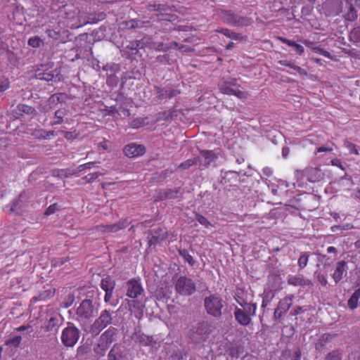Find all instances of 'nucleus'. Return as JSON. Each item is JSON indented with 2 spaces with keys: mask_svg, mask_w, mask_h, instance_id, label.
<instances>
[{
  "mask_svg": "<svg viewBox=\"0 0 360 360\" xmlns=\"http://www.w3.org/2000/svg\"><path fill=\"white\" fill-rule=\"evenodd\" d=\"M200 154L205 159H209L210 162L212 161L216 158L214 153L212 150H201Z\"/></svg>",
  "mask_w": 360,
  "mask_h": 360,
  "instance_id": "5fc2aeb1",
  "label": "nucleus"
},
{
  "mask_svg": "<svg viewBox=\"0 0 360 360\" xmlns=\"http://www.w3.org/2000/svg\"><path fill=\"white\" fill-rule=\"evenodd\" d=\"M342 359V352L339 349L333 350L329 352L326 356L325 360H341Z\"/></svg>",
  "mask_w": 360,
  "mask_h": 360,
  "instance_id": "79ce46f5",
  "label": "nucleus"
},
{
  "mask_svg": "<svg viewBox=\"0 0 360 360\" xmlns=\"http://www.w3.org/2000/svg\"><path fill=\"white\" fill-rule=\"evenodd\" d=\"M347 264L345 261H340L336 263L335 269L332 274V278L335 283H339L347 274Z\"/></svg>",
  "mask_w": 360,
  "mask_h": 360,
  "instance_id": "6ab92c4d",
  "label": "nucleus"
},
{
  "mask_svg": "<svg viewBox=\"0 0 360 360\" xmlns=\"http://www.w3.org/2000/svg\"><path fill=\"white\" fill-rule=\"evenodd\" d=\"M112 321V314L105 309L101 311L100 316L94 321L90 327L89 332L93 336L98 335Z\"/></svg>",
  "mask_w": 360,
  "mask_h": 360,
  "instance_id": "7ed1b4c3",
  "label": "nucleus"
},
{
  "mask_svg": "<svg viewBox=\"0 0 360 360\" xmlns=\"http://www.w3.org/2000/svg\"><path fill=\"white\" fill-rule=\"evenodd\" d=\"M234 298L237 303L243 309L250 312L252 314H256L257 304L255 303H250L248 302L247 298L245 297V292L241 290H237Z\"/></svg>",
  "mask_w": 360,
  "mask_h": 360,
  "instance_id": "9b49d317",
  "label": "nucleus"
},
{
  "mask_svg": "<svg viewBox=\"0 0 360 360\" xmlns=\"http://www.w3.org/2000/svg\"><path fill=\"white\" fill-rule=\"evenodd\" d=\"M124 154L129 158H136L146 153V148L141 144L129 143L123 148Z\"/></svg>",
  "mask_w": 360,
  "mask_h": 360,
  "instance_id": "4468645a",
  "label": "nucleus"
},
{
  "mask_svg": "<svg viewBox=\"0 0 360 360\" xmlns=\"http://www.w3.org/2000/svg\"><path fill=\"white\" fill-rule=\"evenodd\" d=\"M347 3L349 4L348 10H347V11L344 13L343 17L345 20L352 22V21L355 20L357 18L358 14H357V11L354 8L352 4H351L349 2H347Z\"/></svg>",
  "mask_w": 360,
  "mask_h": 360,
  "instance_id": "cd10ccee",
  "label": "nucleus"
},
{
  "mask_svg": "<svg viewBox=\"0 0 360 360\" xmlns=\"http://www.w3.org/2000/svg\"><path fill=\"white\" fill-rule=\"evenodd\" d=\"M122 356L120 346L117 344L114 345L108 354V360H120Z\"/></svg>",
  "mask_w": 360,
  "mask_h": 360,
  "instance_id": "7c9ffc66",
  "label": "nucleus"
},
{
  "mask_svg": "<svg viewBox=\"0 0 360 360\" xmlns=\"http://www.w3.org/2000/svg\"><path fill=\"white\" fill-rule=\"evenodd\" d=\"M345 146L347 148L351 154H354L356 155H359V152L356 144L347 141Z\"/></svg>",
  "mask_w": 360,
  "mask_h": 360,
  "instance_id": "de8ad7c7",
  "label": "nucleus"
},
{
  "mask_svg": "<svg viewBox=\"0 0 360 360\" xmlns=\"http://www.w3.org/2000/svg\"><path fill=\"white\" fill-rule=\"evenodd\" d=\"M58 210V205L57 203H53L50 205L46 210H45L44 214L46 216H49L56 212V210Z\"/></svg>",
  "mask_w": 360,
  "mask_h": 360,
  "instance_id": "864d4df0",
  "label": "nucleus"
},
{
  "mask_svg": "<svg viewBox=\"0 0 360 360\" xmlns=\"http://www.w3.org/2000/svg\"><path fill=\"white\" fill-rule=\"evenodd\" d=\"M335 334L324 333L319 337L317 342L315 344V349L319 351H321L325 346L330 342L335 337Z\"/></svg>",
  "mask_w": 360,
  "mask_h": 360,
  "instance_id": "4be33fe9",
  "label": "nucleus"
},
{
  "mask_svg": "<svg viewBox=\"0 0 360 360\" xmlns=\"http://www.w3.org/2000/svg\"><path fill=\"white\" fill-rule=\"evenodd\" d=\"M10 81L5 76L0 77V92L3 93L10 88Z\"/></svg>",
  "mask_w": 360,
  "mask_h": 360,
  "instance_id": "37998d69",
  "label": "nucleus"
},
{
  "mask_svg": "<svg viewBox=\"0 0 360 360\" xmlns=\"http://www.w3.org/2000/svg\"><path fill=\"white\" fill-rule=\"evenodd\" d=\"M277 39L279 40L281 42L287 44L289 46L293 47L295 49L296 53L299 56H302L304 53V49L300 44H298L296 42H295L292 40L288 39L283 37H278Z\"/></svg>",
  "mask_w": 360,
  "mask_h": 360,
  "instance_id": "393cba45",
  "label": "nucleus"
},
{
  "mask_svg": "<svg viewBox=\"0 0 360 360\" xmlns=\"http://www.w3.org/2000/svg\"><path fill=\"white\" fill-rule=\"evenodd\" d=\"M126 285L127 287L126 295L130 298L136 299L144 291L139 279H130Z\"/></svg>",
  "mask_w": 360,
  "mask_h": 360,
  "instance_id": "f8f14e48",
  "label": "nucleus"
},
{
  "mask_svg": "<svg viewBox=\"0 0 360 360\" xmlns=\"http://www.w3.org/2000/svg\"><path fill=\"white\" fill-rule=\"evenodd\" d=\"M292 69L296 70L300 75H304V76H306L307 75V72L306 70L300 68V66H297L296 65H295L293 67H292Z\"/></svg>",
  "mask_w": 360,
  "mask_h": 360,
  "instance_id": "69168bd1",
  "label": "nucleus"
},
{
  "mask_svg": "<svg viewBox=\"0 0 360 360\" xmlns=\"http://www.w3.org/2000/svg\"><path fill=\"white\" fill-rule=\"evenodd\" d=\"M130 224L127 218L120 219L118 222L113 224H99L94 228V230L102 234L117 233L124 229Z\"/></svg>",
  "mask_w": 360,
  "mask_h": 360,
  "instance_id": "39448f33",
  "label": "nucleus"
},
{
  "mask_svg": "<svg viewBox=\"0 0 360 360\" xmlns=\"http://www.w3.org/2000/svg\"><path fill=\"white\" fill-rule=\"evenodd\" d=\"M317 279L320 284L323 286H326L328 283L326 277L323 274H319L317 275Z\"/></svg>",
  "mask_w": 360,
  "mask_h": 360,
  "instance_id": "e2e57ef3",
  "label": "nucleus"
},
{
  "mask_svg": "<svg viewBox=\"0 0 360 360\" xmlns=\"http://www.w3.org/2000/svg\"><path fill=\"white\" fill-rule=\"evenodd\" d=\"M143 39L129 41L127 49L131 51H138L144 47Z\"/></svg>",
  "mask_w": 360,
  "mask_h": 360,
  "instance_id": "f704fd0d",
  "label": "nucleus"
},
{
  "mask_svg": "<svg viewBox=\"0 0 360 360\" xmlns=\"http://www.w3.org/2000/svg\"><path fill=\"white\" fill-rule=\"evenodd\" d=\"M60 97L57 94H53L50 98L44 103H41L39 110L41 112H47L51 108V103L58 102Z\"/></svg>",
  "mask_w": 360,
  "mask_h": 360,
  "instance_id": "bb28decb",
  "label": "nucleus"
},
{
  "mask_svg": "<svg viewBox=\"0 0 360 360\" xmlns=\"http://www.w3.org/2000/svg\"><path fill=\"white\" fill-rule=\"evenodd\" d=\"M42 44V40L38 36L30 37L28 39V45L33 48H38Z\"/></svg>",
  "mask_w": 360,
  "mask_h": 360,
  "instance_id": "a18cd8bd",
  "label": "nucleus"
},
{
  "mask_svg": "<svg viewBox=\"0 0 360 360\" xmlns=\"http://www.w3.org/2000/svg\"><path fill=\"white\" fill-rule=\"evenodd\" d=\"M115 281L110 276H107L102 278L101 281V288L105 291L104 301L106 303H110L112 306L115 307L117 303L110 302L112 297L113 290L115 288Z\"/></svg>",
  "mask_w": 360,
  "mask_h": 360,
  "instance_id": "6e6552de",
  "label": "nucleus"
},
{
  "mask_svg": "<svg viewBox=\"0 0 360 360\" xmlns=\"http://www.w3.org/2000/svg\"><path fill=\"white\" fill-rule=\"evenodd\" d=\"M158 18L161 20L172 21L175 19V15H172V14H167V13H160V15H158Z\"/></svg>",
  "mask_w": 360,
  "mask_h": 360,
  "instance_id": "4d7b16f0",
  "label": "nucleus"
},
{
  "mask_svg": "<svg viewBox=\"0 0 360 360\" xmlns=\"http://www.w3.org/2000/svg\"><path fill=\"white\" fill-rule=\"evenodd\" d=\"M143 23V22L140 21V20L132 19V20H129L128 21L123 22L122 23V25H123V28H126V29H135V28H137V27H142V24Z\"/></svg>",
  "mask_w": 360,
  "mask_h": 360,
  "instance_id": "473e14b6",
  "label": "nucleus"
},
{
  "mask_svg": "<svg viewBox=\"0 0 360 360\" xmlns=\"http://www.w3.org/2000/svg\"><path fill=\"white\" fill-rule=\"evenodd\" d=\"M309 255L307 252H303L298 259V266L300 269H304L308 263Z\"/></svg>",
  "mask_w": 360,
  "mask_h": 360,
  "instance_id": "c03bdc74",
  "label": "nucleus"
},
{
  "mask_svg": "<svg viewBox=\"0 0 360 360\" xmlns=\"http://www.w3.org/2000/svg\"><path fill=\"white\" fill-rule=\"evenodd\" d=\"M360 299V289L356 290L350 298L348 300L347 304L350 309L354 310L358 307L359 300Z\"/></svg>",
  "mask_w": 360,
  "mask_h": 360,
  "instance_id": "c85d7f7f",
  "label": "nucleus"
},
{
  "mask_svg": "<svg viewBox=\"0 0 360 360\" xmlns=\"http://www.w3.org/2000/svg\"><path fill=\"white\" fill-rule=\"evenodd\" d=\"M150 11H165V6L161 4H150L148 6Z\"/></svg>",
  "mask_w": 360,
  "mask_h": 360,
  "instance_id": "052dcab7",
  "label": "nucleus"
},
{
  "mask_svg": "<svg viewBox=\"0 0 360 360\" xmlns=\"http://www.w3.org/2000/svg\"><path fill=\"white\" fill-rule=\"evenodd\" d=\"M224 301L220 296L211 295L205 297L204 304L208 314L219 318L221 316V310L224 307Z\"/></svg>",
  "mask_w": 360,
  "mask_h": 360,
  "instance_id": "f257e3e1",
  "label": "nucleus"
},
{
  "mask_svg": "<svg viewBox=\"0 0 360 360\" xmlns=\"http://www.w3.org/2000/svg\"><path fill=\"white\" fill-rule=\"evenodd\" d=\"M55 135L54 131H46L44 129H36L32 132V136L37 139H46Z\"/></svg>",
  "mask_w": 360,
  "mask_h": 360,
  "instance_id": "a878e982",
  "label": "nucleus"
},
{
  "mask_svg": "<svg viewBox=\"0 0 360 360\" xmlns=\"http://www.w3.org/2000/svg\"><path fill=\"white\" fill-rule=\"evenodd\" d=\"M231 85H236V84L227 82L219 84V88L220 91L224 94L235 96L240 99L245 98V95L243 91L239 89H234L231 86Z\"/></svg>",
  "mask_w": 360,
  "mask_h": 360,
  "instance_id": "f3484780",
  "label": "nucleus"
},
{
  "mask_svg": "<svg viewBox=\"0 0 360 360\" xmlns=\"http://www.w3.org/2000/svg\"><path fill=\"white\" fill-rule=\"evenodd\" d=\"M133 338L136 342L144 347L151 345L153 342V338L152 336H148L141 333H134Z\"/></svg>",
  "mask_w": 360,
  "mask_h": 360,
  "instance_id": "b1692460",
  "label": "nucleus"
},
{
  "mask_svg": "<svg viewBox=\"0 0 360 360\" xmlns=\"http://www.w3.org/2000/svg\"><path fill=\"white\" fill-rule=\"evenodd\" d=\"M331 165L333 166H336V167H339L342 170H345V167H343L341 160L338 158L332 160Z\"/></svg>",
  "mask_w": 360,
  "mask_h": 360,
  "instance_id": "0e129e2a",
  "label": "nucleus"
},
{
  "mask_svg": "<svg viewBox=\"0 0 360 360\" xmlns=\"http://www.w3.org/2000/svg\"><path fill=\"white\" fill-rule=\"evenodd\" d=\"M175 290L179 295L188 296L195 292L196 287L191 278L186 276H180L175 283Z\"/></svg>",
  "mask_w": 360,
  "mask_h": 360,
  "instance_id": "20e7f679",
  "label": "nucleus"
},
{
  "mask_svg": "<svg viewBox=\"0 0 360 360\" xmlns=\"http://www.w3.org/2000/svg\"><path fill=\"white\" fill-rule=\"evenodd\" d=\"M102 174L100 172H94L90 173L88 175L85 176L83 179L85 180L86 183H92L94 182L98 176H101Z\"/></svg>",
  "mask_w": 360,
  "mask_h": 360,
  "instance_id": "8fccbe9b",
  "label": "nucleus"
},
{
  "mask_svg": "<svg viewBox=\"0 0 360 360\" xmlns=\"http://www.w3.org/2000/svg\"><path fill=\"white\" fill-rule=\"evenodd\" d=\"M294 298L295 296L290 294L280 300L274 313V319L275 320H280L283 315L288 312L292 305Z\"/></svg>",
  "mask_w": 360,
  "mask_h": 360,
  "instance_id": "0eeeda50",
  "label": "nucleus"
},
{
  "mask_svg": "<svg viewBox=\"0 0 360 360\" xmlns=\"http://www.w3.org/2000/svg\"><path fill=\"white\" fill-rule=\"evenodd\" d=\"M198 161H199L198 158L188 159L186 161L181 162L179 165V168L182 169H187L189 167H191V166L196 165Z\"/></svg>",
  "mask_w": 360,
  "mask_h": 360,
  "instance_id": "58836bf2",
  "label": "nucleus"
},
{
  "mask_svg": "<svg viewBox=\"0 0 360 360\" xmlns=\"http://www.w3.org/2000/svg\"><path fill=\"white\" fill-rule=\"evenodd\" d=\"M156 60L161 64H170L171 58L169 54L159 55L157 56Z\"/></svg>",
  "mask_w": 360,
  "mask_h": 360,
  "instance_id": "09e8293b",
  "label": "nucleus"
},
{
  "mask_svg": "<svg viewBox=\"0 0 360 360\" xmlns=\"http://www.w3.org/2000/svg\"><path fill=\"white\" fill-rule=\"evenodd\" d=\"M17 109L20 113H25L27 115H32L35 113V109L33 107L26 104L18 105Z\"/></svg>",
  "mask_w": 360,
  "mask_h": 360,
  "instance_id": "e433bc0d",
  "label": "nucleus"
},
{
  "mask_svg": "<svg viewBox=\"0 0 360 360\" xmlns=\"http://www.w3.org/2000/svg\"><path fill=\"white\" fill-rule=\"evenodd\" d=\"M61 132L63 134L64 137L68 140H73L77 137L75 131H61Z\"/></svg>",
  "mask_w": 360,
  "mask_h": 360,
  "instance_id": "6e6d98bb",
  "label": "nucleus"
},
{
  "mask_svg": "<svg viewBox=\"0 0 360 360\" xmlns=\"http://www.w3.org/2000/svg\"><path fill=\"white\" fill-rule=\"evenodd\" d=\"M233 314L236 321L243 326H248L251 322V316H255L238 307H236Z\"/></svg>",
  "mask_w": 360,
  "mask_h": 360,
  "instance_id": "2eb2a0df",
  "label": "nucleus"
},
{
  "mask_svg": "<svg viewBox=\"0 0 360 360\" xmlns=\"http://www.w3.org/2000/svg\"><path fill=\"white\" fill-rule=\"evenodd\" d=\"M57 172H58V174H54L55 176L68 177V176L71 175L70 174H72V172L68 173V172L66 170H65V169L58 170Z\"/></svg>",
  "mask_w": 360,
  "mask_h": 360,
  "instance_id": "774afa93",
  "label": "nucleus"
},
{
  "mask_svg": "<svg viewBox=\"0 0 360 360\" xmlns=\"http://www.w3.org/2000/svg\"><path fill=\"white\" fill-rule=\"evenodd\" d=\"M22 340L21 336L17 335L13 338L11 340H8L6 342V345H13L14 347H18Z\"/></svg>",
  "mask_w": 360,
  "mask_h": 360,
  "instance_id": "603ef678",
  "label": "nucleus"
},
{
  "mask_svg": "<svg viewBox=\"0 0 360 360\" xmlns=\"http://www.w3.org/2000/svg\"><path fill=\"white\" fill-rule=\"evenodd\" d=\"M116 330L115 328L110 327L101 335L98 343V349L101 350V352L104 353L113 342Z\"/></svg>",
  "mask_w": 360,
  "mask_h": 360,
  "instance_id": "9d476101",
  "label": "nucleus"
},
{
  "mask_svg": "<svg viewBox=\"0 0 360 360\" xmlns=\"http://www.w3.org/2000/svg\"><path fill=\"white\" fill-rule=\"evenodd\" d=\"M80 337L79 330L73 324H69L61 333V342L67 347H74Z\"/></svg>",
  "mask_w": 360,
  "mask_h": 360,
  "instance_id": "f03ea898",
  "label": "nucleus"
},
{
  "mask_svg": "<svg viewBox=\"0 0 360 360\" xmlns=\"http://www.w3.org/2000/svg\"><path fill=\"white\" fill-rule=\"evenodd\" d=\"M349 40L353 43L360 42V26L354 27L349 32Z\"/></svg>",
  "mask_w": 360,
  "mask_h": 360,
  "instance_id": "72a5a7b5",
  "label": "nucleus"
},
{
  "mask_svg": "<svg viewBox=\"0 0 360 360\" xmlns=\"http://www.w3.org/2000/svg\"><path fill=\"white\" fill-rule=\"evenodd\" d=\"M46 33L49 38L63 43L65 42V37L68 36V30L61 29L59 26L53 29H47Z\"/></svg>",
  "mask_w": 360,
  "mask_h": 360,
  "instance_id": "dca6fc26",
  "label": "nucleus"
},
{
  "mask_svg": "<svg viewBox=\"0 0 360 360\" xmlns=\"http://www.w3.org/2000/svg\"><path fill=\"white\" fill-rule=\"evenodd\" d=\"M67 115V111L65 109H59L55 112V116L53 117V120L51 122V124L58 125L60 124L63 122V117Z\"/></svg>",
  "mask_w": 360,
  "mask_h": 360,
  "instance_id": "2f4dec72",
  "label": "nucleus"
},
{
  "mask_svg": "<svg viewBox=\"0 0 360 360\" xmlns=\"http://www.w3.org/2000/svg\"><path fill=\"white\" fill-rule=\"evenodd\" d=\"M146 117H137L133 119L130 122V127L134 129H138L146 124Z\"/></svg>",
  "mask_w": 360,
  "mask_h": 360,
  "instance_id": "4c0bfd02",
  "label": "nucleus"
},
{
  "mask_svg": "<svg viewBox=\"0 0 360 360\" xmlns=\"http://www.w3.org/2000/svg\"><path fill=\"white\" fill-rule=\"evenodd\" d=\"M179 193V188L165 189L159 192L158 198L160 200L176 199L178 197Z\"/></svg>",
  "mask_w": 360,
  "mask_h": 360,
  "instance_id": "5701e85b",
  "label": "nucleus"
},
{
  "mask_svg": "<svg viewBox=\"0 0 360 360\" xmlns=\"http://www.w3.org/2000/svg\"><path fill=\"white\" fill-rule=\"evenodd\" d=\"M333 148L332 147H328L326 146H322L319 147L316 150V153H322V152H332Z\"/></svg>",
  "mask_w": 360,
  "mask_h": 360,
  "instance_id": "338daca9",
  "label": "nucleus"
},
{
  "mask_svg": "<svg viewBox=\"0 0 360 360\" xmlns=\"http://www.w3.org/2000/svg\"><path fill=\"white\" fill-rule=\"evenodd\" d=\"M46 65H41V68H37L35 70V77L40 80L49 82L53 79L54 75L52 70L46 68Z\"/></svg>",
  "mask_w": 360,
  "mask_h": 360,
  "instance_id": "aec40b11",
  "label": "nucleus"
},
{
  "mask_svg": "<svg viewBox=\"0 0 360 360\" xmlns=\"http://www.w3.org/2000/svg\"><path fill=\"white\" fill-rule=\"evenodd\" d=\"M195 219L205 228H209L210 226H212L209 220L206 217L200 214H195Z\"/></svg>",
  "mask_w": 360,
  "mask_h": 360,
  "instance_id": "49530a36",
  "label": "nucleus"
},
{
  "mask_svg": "<svg viewBox=\"0 0 360 360\" xmlns=\"http://www.w3.org/2000/svg\"><path fill=\"white\" fill-rule=\"evenodd\" d=\"M303 176L309 182H320L324 179L325 174L320 167H307L303 171Z\"/></svg>",
  "mask_w": 360,
  "mask_h": 360,
  "instance_id": "ddd939ff",
  "label": "nucleus"
},
{
  "mask_svg": "<svg viewBox=\"0 0 360 360\" xmlns=\"http://www.w3.org/2000/svg\"><path fill=\"white\" fill-rule=\"evenodd\" d=\"M56 290L53 288H49L39 292L37 296H34L32 298V302H37L40 301H46L51 297H53L55 295Z\"/></svg>",
  "mask_w": 360,
  "mask_h": 360,
  "instance_id": "412c9836",
  "label": "nucleus"
},
{
  "mask_svg": "<svg viewBox=\"0 0 360 360\" xmlns=\"http://www.w3.org/2000/svg\"><path fill=\"white\" fill-rule=\"evenodd\" d=\"M165 237H162L161 239H160L159 236H152L148 240V245L149 246H151L153 245H155L160 242V240H164Z\"/></svg>",
  "mask_w": 360,
  "mask_h": 360,
  "instance_id": "13d9d810",
  "label": "nucleus"
},
{
  "mask_svg": "<svg viewBox=\"0 0 360 360\" xmlns=\"http://www.w3.org/2000/svg\"><path fill=\"white\" fill-rule=\"evenodd\" d=\"M180 256H181L184 261L188 263L191 266L194 265L195 260L193 257L189 254L188 251L186 249L179 250Z\"/></svg>",
  "mask_w": 360,
  "mask_h": 360,
  "instance_id": "c9c22d12",
  "label": "nucleus"
},
{
  "mask_svg": "<svg viewBox=\"0 0 360 360\" xmlns=\"http://www.w3.org/2000/svg\"><path fill=\"white\" fill-rule=\"evenodd\" d=\"M58 319L56 317H51L49 320L48 324L46 326V328L48 330H51L56 325Z\"/></svg>",
  "mask_w": 360,
  "mask_h": 360,
  "instance_id": "bf43d9fd",
  "label": "nucleus"
},
{
  "mask_svg": "<svg viewBox=\"0 0 360 360\" xmlns=\"http://www.w3.org/2000/svg\"><path fill=\"white\" fill-rule=\"evenodd\" d=\"M167 44H165L164 43L162 42H160V43H158L156 44V46L155 47V49L158 51H168V48H167Z\"/></svg>",
  "mask_w": 360,
  "mask_h": 360,
  "instance_id": "680f3d73",
  "label": "nucleus"
},
{
  "mask_svg": "<svg viewBox=\"0 0 360 360\" xmlns=\"http://www.w3.org/2000/svg\"><path fill=\"white\" fill-rule=\"evenodd\" d=\"M288 283L294 286L303 285L304 284V281L301 277L290 276L288 278Z\"/></svg>",
  "mask_w": 360,
  "mask_h": 360,
  "instance_id": "a19ab883",
  "label": "nucleus"
},
{
  "mask_svg": "<svg viewBox=\"0 0 360 360\" xmlns=\"http://www.w3.org/2000/svg\"><path fill=\"white\" fill-rule=\"evenodd\" d=\"M312 51L314 52L319 53V54H321V55H322V56H325V57H326L328 58H330V59L332 58V56H331L330 52L324 50L323 49H322V48H321L319 46H315Z\"/></svg>",
  "mask_w": 360,
  "mask_h": 360,
  "instance_id": "3c124183",
  "label": "nucleus"
},
{
  "mask_svg": "<svg viewBox=\"0 0 360 360\" xmlns=\"http://www.w3.org/2000/svg\"><path fill=\"white\" fill-rule=\"evenodd\" d=\"M218 32H220L223 34L224 36H226L228 38L236 40V41H241L243 39V37L239 34L236 33L235 32H233L231 30L229 29H221L216 30Z\"/></svg>",
  "mask_w": 360,
  "mask_h": 360,
  "instance_id": "c756f323",
  "label": "nucleus"
},
{
  "mask_svg": "<svg viewBox=\"0 0 360 360\" xmlns=\"http://www.w3.org/2000/svg\"><path fill=\"white\" fill-rule=\"evenodd\" d=\"M208 330V323L205 321H202L198 323L196 327L193 328V332L190 336L193 340H200L209 333Z\"/></svg>",
  "mask_w": 360,
  "mask_h": 360,
  "instance_id": "a211bd4d",
  "label": "nucleus"
},
{
  "mask_svg": "<svg viewBox=\"0 0 360 360\" xmlns=\"http://www.w3.org/2000/svg\"><path fill=\"white\" fill-rule=\"evenodd\" d=\"M100 163L99 162H89L83 165H80L77 169L74 170L71 174H77L80 172H82L84 169H91L94 165Z\"/></svg>",
  "mask_w": 360,
  "mask_h": 360,
  "instance_id": "ea45409f",
  "label": "nucleus"
},
{
  "mask_svg": "<svg viewBox=\"0 0 360 360\" xmlns=\"http://www.w3.org/2000/svg\"><path fill=\"white\" fill-rule=\"evenodd\" d=\"M76 316V319L79 322L86 321L93 317V302L89 299L84 300L77 309Z\"/></svg>",
  "mask_w": 360,
  "mask_h": 360,
  "instance_id": "423d86ee",
  "label": "nucleus"
},
{
  "mask_svg": "<svg viewBox=\"0 0 360 360\" xmlns=\"http://www.w3.org/2000/svg\"><path fill=\"white\" fill-rule=\"evenodd\" d=\"M221 16L224 22L230 25L246 26L248 24V20L246 18L236 15L230 11H222Z\"/></svg>",
  "mask_w": 360,
  "mask_h": 360,
  "instance_id": "1a4fd4ad",
  "label": "nucleus"
}]
</instances>
